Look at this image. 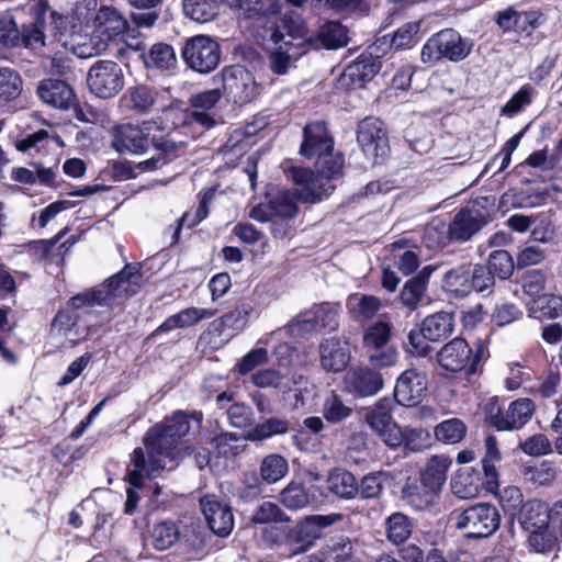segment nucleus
I'll return each instance as SVG.
<instances>
[{"label": "nucleus", "instance_id": "62", "mask_svg": "<svg viewBox=\"0 0 562 562\" xmlns=\"http://www.w3.org/2000/svg\"><path fill=\"white\" fill-rule=\"evenodd\" d=\"M557 474V468L549 461H543L527 472L529 481L539 486L550 485L555 480Z\"/></svg>", "mask_w": 562, "mask_h": 562}, {"label": "nucleus", "instance_id": "7", "mask_svg": "<svg viewBox=\"0 0 562 562\" xmlns=\"http://www.w3.org/2000/svg\"><path fill=\"white\" fill-rule=\"evenodd\" d=\"M212 81L221 83L223 95L226 94L237 104L250 102L258 93L254 75L239 65L224 67L212 78Z\"/></svg>", "mask_w": 562, "mask_h": 562}, {"label": "nucleus", "instance_id": "25", "mask_svg": "<svg viewBox=\"0 0 562 562\" xmlns=\"http://www.w3.org/2000/svg\"><path fill=\"white\" fill-rule=\"evenodd\" d=\"M487 224L484 212L475 207L460 210L447 232L450 240L467 241Z\"/></svg>", "mask_w": 562, "mask_h": 562}, {"label": "nucleus", "instance_id": "63", "mask_svg": "<svg viewBox=\"0 0 562 562\" xmlns=\"http://www.w3.org/2000/svg\"><path fill=\"white\" fill-rule=\"evenodd\" d=\"M546 276L540 270H531L522 278V288L527 295L536 299L543 295Z\"/></svg>", "mask_w": 562, "mask_h": 562}, {"label": "nucleus", "instance_id": "42", "mask_svg": "<svg viewBox=\"0 0 562 562\" xmlns=\"http://www.w3.org/2000/svg\"><path fill=\"white\" fill-rule=\"evenodd\" d=\"M252 308L249 304L243 303L235 310L224 314L218 321L221 334L233 337L241 331L247 325Z\"/></svg>", "mask_w": 562, "mask_h": 562}, {"label": "nucleus", "instance_id": "29", "mask_svg": "<svg viewBox=\"0 0 562 562\" xmlns=\"http://www.w3.org/2000/svg\"><path fill=\"white\" fill-rule=\"evenodd\" d=\"M37 94L41 100L53 108L66 110L75 103V92L65 81L44 79L38 83Z\"/></svg>", "mask_w": 562, "mask_h": 562}, {"label": "nucleus", "instance_id": "17", "mask_svg": "<svg viewBox=\"0 0 562 562\" xmlns=\"http://www.w3.org/2000/svg\"><path fill=\"white\" fill-rule=\"evenodd\" d=\"M222 98L223 91L218 87L192 94L189 99L192 111L187 113L186 123L196 124L204 130L214 127V109Z\"/></svg>", "mask_w": 562, "mask_h": 562}, {"label": "nucleus", "instance_id": "57", "mask_svg": "<svg viewBox=\"0 0 562 562\" xmlns=\"http://www.w3.org/2000/svg\"><path fill=\"white\" fill-rule=\"evenodd\" d=\"M528 543L537 553H550L558 547V538L548 527L529 531Z\"/></svg>", "mask_w": 562, "mask_h": 562}, {"label": "nucleus", "instance_id": "61", "mask_svg": "<svg viewBox=\"0 0 562 562\" xmlns=\"http://www.w3.org/2000/svg\"><path fill=\"white\" fill-rule=\"evenodd\" d=\"M519 449L530 457H540L552 451L550 440L543 434L532 435L520 441Z\"/></svg>", "mask_w": 562, "mask_h": 562}, {"label": "nucleus", "instance_id": "51", "mask_svg": "<svg viewBox=\"0 0 562 562\" xmlns=\"http://www.w3.org/2000/svg\"><path fill=\"white\" fill-rule=\"evenodd\" d=\"M502 460V454L498 449V442L495 436H487L485 439V456L482 460L483 471L486 477V483L497 485V469L496 463Z\"/></svg>", "mask_w": 562, "mask_h": 562}, {"label": "nucleus", "instance_id": "30", "mask_svg": "<svg viewBox=\"0 0 562 562\" xmlns=\"http://www.w3.org/2000/svg\"><path fill=\"white\" fill-rule=\"evenodd\" d=\"M518 520L527 531L548 527L550 520L549 506L540 499H530L521 505Z\"/></svg>", "mask_w": 562, "mask_h": 562}, {"label": "nucleus", "instance_id": "36", "mask_svg": "<svg viewBox=\"0 0 562 562\" xmlns=\"http://www.w3.org/2000/svg\"><path fill=\"white\" fill-rule=\"evenodd\" d=\"M442 289L454 297L470 294V265H460L449 269L442 278Z\"/></svg>", "mask_w": 562, "mask_h": 562}, {"label": "nucleus", "instance_id": "56", "mask_svg": "<svg viewBox=\"0 0 562 562\" xmlns=\"http://www.w3.org/2000/svg\"><path fill=\"white\" fill-rule=\"evenodd\" d=\"M495 286V278L484 265H475L470 268V293L475 291L482 295L492 293Z\"/></svg>", "mask_w": 562, "mask_h": 562}, {"label": "nucleus", "instance_id": "39", "mask_svg": "<svg viewBox=\"0 0 562 562\" xmlns=\"http://www.w3.org/2000/svg\"><path fill=\"white\" fill-rule=\"evenodd\" d=\"M411 247L407 238H400L391 245L397 269L405 276L414 273L420 263L419 255Z\"/></svg>", "mask_w": 562, "mask_h": 562}, {"label": "nucleus", "instance_id": "26", "mask_svg": "<svg viewBox=\"0 0 562 562\" xmlns=\"http://www.w3.org/2000/svg\"><path fill=\"white\" fill-rule=\"evenodd\" d=\"M270 40L271 46L268 47L270 69L279 76L285 75L291 65L305 53V48L301 43L284 41V37H270Z\"/></svg>", "mask_w": 562, "mask_h": 562}, {"label": "nucleus", "instance_id": "21", "mask_svg": "<svg viewBox=\"0 0 562 562\" xmlns=\"http://www.w3.org/2000/svg\"><path fill=\"white\" fill-rule=\"evenodd\" d=\"M427 389L426 374L416 369H407L396 380L394 398L401 405L415 406L424 398Z\"/></svg>", "mask_w": 562, "mask_h": 562}, {"label": "nucleus", "instance_id": "46", "mask_svg": "<svg viewBox=\"0 0 562 562\" xmlns=\"http://www.w3.org/2000/svg\"><path fill=\"white\" fill-rule=\"evenodd\" d=\"M322 414L327 423L339 424L352 414V408L347 405L341 396L331 391L323 401Z\"/></svg>", "mask_w": 562, "mask_h": 562}, {"label": "nucleus", "instance_id": "15", "mask_svg": "<svg viewBox=\"0 0 562 562\" xmlns=\"http://www.w3.org/2000/svg\"><path fill=\"white\" fill-rule=\"evenodd\" d=\"M473 44L468 37H429L422 48V59L425 63L448 58L457 61L465 58Z\"/></svg>", "mask_w": 562, "mask_h": 562}, {"label": "nucleus", "instance_id": "59", "mask_svg": "<svg viewBox=\"0 0 562 562\" xmlns=\"http://www.w3.org/2000/svg\"><path fill=\"white\" fill-rule=\"evenodd\" d=\"M78 314L69 307L61 310L53 319L50 333L56 337H68L78 323Z\"/></svg>", "mask_w": 562, "mask_h": 562}, {"label": "nucleus", "instance_id": "58", "mask_svg": "<svg viewBox=\"0 0 562 562\" xmlns=\"http://www.w3.org/2000/svg\"><path fill=\"white\" fill-rule=\"evenodd\" d=\"M391 337V325L380 321L369 326L363 334V345L367 348L380 349Z\"/></svg>", "mask_w": 562, "mask_h": 562}, {"label": "nucleus", "instance_id": "41", "mask_svg": "<svg viewBox=\"0 0 562 562\" xmlns=\"http://www.w3.org/2000/svg\"><path fill=\"white\" fill-rule=\"evenodd\" d=\"M142 57L147 68L168 70L177 65L172 46L165 43L153 45L147 54H142Z\"/></svg>", "mask_w": 562, "mask_h": 562}, {"label": "nucleus", "instance_id": "20", "mask_svg": "<svg viewBox=\"0 0 562 562\" xmlns=\"http://www.w3.org/2000/svg\"><path fill=\"white\" fill-rule=\"evenodd\" d=\"M89 20L90 27L86 29V33L124 35L135 31L117 9L108 5H102L98 11L90 8Z\"/></svg>", "mask_w": 562, "mask_h": 562}, {"label": "nucleus", "instance_id": "38", "mask_svg": "<svg viewBox=\"0 0 562 562\" xmlns=\"http://www.w3.org/2000/svg\"><path fill=\"white\" fill-rule=\"evenodd\" d=\"M381 63L378 59L367 57L361 54L358 59L349 65L344 72V77L348 78L353 85H364L371 80L380 70Z\"/></svg>", "mask_w": 562, "mask_h": 562}, {"label": "nucleus", "instance_id": "52", "mask_svg": "<svg viewBox=\"0 0 562 562\" xmlns=\"http://www.w3.org/2000/svg\"><path fill=\"white\" fill-rule=\"evenodd\" d=\"M289 430V423L285 419L270 417L262 423L256 425L249 432L247 438L251 441H261L272 436L283 435Z\"/></svg>", "mask_w": 562, "mask_h": 562}, {"label": "nucleus", "instance_id": "54", "mask_svg": "<svg viewBox=\"0 0 562 562\" xmlns=\"http://www.w3.org/2000/svg\"><path fill=\"white\" fill-rule=\"evenodd\" d=\"M280 502L290 510H299L310 504V495L300 483H289L280 493Z\"/></svg>", "mask_w": 562, "mask_h": 562}, {"label": "nucleus", "instance_id": "44", "mask_svg": "<svg viewBox=\"0 0 562 562\" xmlns=\"http://www.w3.org/2000/svg\"><path fill=\"white\" fill-rule=\"evenodd\" d=\"M183 11L188 18L198 23H207L217 16V0H183Z\"/></svg>", "mask_w": 562, "mask_h": 562}, {"label": "nucleus", "instance_id": "22", "mask_svg": "<svg viewBox=\"0 0 562 562\" xmlns=\"http://www.w3.org/2000/svg\"><path fill=\"white\" fill-rule=\"evenodd\" d=\"M90 3H78L71 15H63L56 11L49 13V23L47 31L52 35H78L86 33L90 27Z\"/></svg>", "mask_w": 562, "mask_h": 562}, {"label": "nucleus", "instance_id": "31", "mask_svg": "<svg viewBox=\"0 0 562 562\" xmlns=\"http://www.w3.org/2000/svg\"><path fill=\"white\" fill-rule=\"evenodd\" d=\"M451 464L452 460L448 456H432L420 474V481L430 490L439 493L447 480V473Z\"/></svg>", "mask_w": 562, "mask_h": 562}, {"label": "nucleus", "instance_id": "40", "mask_svg": "<svg viewBox=\"0 0 562 562\" xmlns=\"http://www.w3.org/2000/svg\"><path fill=\"white\" fill-rule=\"evenodd\" d=\"M530 316L537 319H552L562 315V297L554 294H543L528 304Z\"/></svg>", "mask_w": 562, "mask_h": 562}, {"label": "nucleus", "instance_id": "33", "mask_svg": "<svg viewBox=\"0 0 562 562\" xmlns=\"http://www.w3.org/2000/svg\"><path fill=\"white\" fill-rule=\"evenodd\" d=\"M481 485L480 472L472 468L460 469L451 479L452 493L462 499L477 496Z\"/></svg>", "mask_w": 562, "mask_h": 562}, {"label": "nucleus", "instance_id": "34", "mask_svg": "<svg viewBox=\"0 0 562 562\" xmlns=\"http://www.w3.org/2000/svg\"><path fill=\"white\" fill-rule=\"evenodd\" d=\"M157 92L154 88L146 85L131 87L122 97V104L137 113H147L154 106Z\"/></svg>", "mask_w": 562, "mask_h": 562}, {"label": "nucleus", "instance_id": "47", "mask_svg": "<svg viewBox=\"0 0 562 562\" xmlns=\"http://www.w3.org/2000/svg\"><path fill=\"white\" fill-rule=\"evenodd\" d=\"M297 199L300 196V187H297L296 193L290 191H277L270 196L269 209L272 210V214L282 218L293 217L297 212Z\"/></svg>", "mask_w": 562, "mask_h": 562}, {"label": "nucleus", "instance_id": "5", "mask_svg": "<svg viewBox=\"0 0 562 562\" xmlns=\"http://www.w3.org/2000/svg\"><path fill=\"white\" fill-rule=\"evenodd\" d=\"M140 274L135 267L126 266L119 273L108 280V293L104 295L100 290L88 291L72 296L68 306L76 312L79 308L103 305L111 296L121 294H133L139 284Z\"/></svg>", "mask_w": 562, "mask_h": 562}, {"label": "nucleus", "instance_id": "11", "mask_svg": "<svg viewBox=\"0 0 562 562\" xmlns=\"http://www.w3.org/2000/svg\"><path fill=\"white\" fill-rule=\"evenodd\" d=\"M183 58L191 69L209 74L220 64V45L212 37H190L183 48Z\"/></svg>", "mask_w": 562, "mask_h": 562}, {"label": "nucleus", "instance_id": "55", "mask_svg": "<svg viewBox=\"0 0 562 562\" xmlns=\"http://www.w3.org/2000/svg\"><path fill=\"white\" fill-rule=\"evenodd\" d=\"M250 520L254 524L289 522L291 520L278 504L273 502L261 503L252 513Z\"/></svg>", "mask_w": 562, "mask_h": 562}, {"label": "nucleus", "instance_id": "16", "mask_svg": "<svg viewBox=\"0 0 562 562\" xmlns=\"http://www.w3.org/2000/svg\"><path fill=\"white\" fill-rule=\"evenodd\" d=\"M357 140L366 156L373 161L384 158L389 153V143L383 123L375 117H367L360 122Z\"/></svg>", "mask_w": 562, "mask_h": 562}, {"label": "nucleus", "instance_id": "14", "mask_svg": "<svg viewBox=\"0 0 562 562\" xmlns=\"http://www.w3.org/2000/svg\"><path fill=\"white\" fill-rule=\"evenodd\" d=\"M438 363L447 371H465L467 375L476 372L479 356H472V349L462 338H454L437 353Z\"/></svg>", "mask_w": 562, "mask_h": 562}, {"label": "nucleus", "instance_id": "10", "mask_svg": "<svg viewBox=\"0 0 562 562\" xmlns=\"http://www.w3.org/2000/svg\"><path fill=\"white\" fill-rule=\"evenodd\" d=\"M453 331V318L449 313H435L427 316L420 324V333L411 331L408 341L413 349L419 356H427L431 348L425 344L424 339L429 341H440L451 336Z\"/></svg>", "mask_w": 562, "mask_h": 562}, {"label": "nucleus", "instance_id": "53", "mask_svg": "<svg viewBox=\"0 0 562 562\" xmlns=\"http://www.w3.org/2000/svg\"><path fill=\"white\" fill-rule=\"evenodd\" d=\"M494 278L506 280L512 277L515 263L510 254L506 250H495L490 254L485 266Z\"/></svg>", "mask_w": 562, "mask_h": 562}, {"label": "nucleus", "instance_id": "2", "mask_svg": "<svg viewBox=\"0 0 562 562\" xmlns=\"http://www.w3.org/2000/svg\"><path fill=\"white\" fill-rule=\"evenodd\" d=\"M190 417L195 419L198 425L202 422L201 413L189 416L183 412H177L171 417L165 418L162 423L151 427L144 438L146 453L142 448H136L133 452L134 467L145 470L146 475L154 479L166 468L162 458L172 462L177 461L180 456V440L190 430Z\"/></svg>", "mask_w": 562, "mask_h": 562}, {"label": "nucleus", "instance_id": "60", "mask_svg": "<svg viewBox=\"0 0 562 562\" xmlns=\"http://www.w3.org/2000/svg\"><path fill=\"white\" fill-rule=\"evenodd\" d=\"M22 91V79L11 68H0V98L5 100L14 99Z\"/></svg>", "mask_w": 562, "mask_h": 562}, {"label": "nucleus", "instance_id": "28", "mask_svg": "<svg viewBox=\"0 0 562 562\" xmlns=\"http://www.w3.org/2000/svg\"><path fill=\"white\" fill-rule=\"evenodd\" d=\"M321 364L327 372H340L350 361V349L347 340L331 337L319 345Z\"/></svg>", "mask_w": 562, "mask_h": 562}, {"label": "nucleus", "instance_id": "3", "mask_svg": "<svg viewBox=\"0 0 562 562\" xmlns=\"http://www.w3.org/2000/svg\"><path fill=\"white\" fill-rule=\"evenodd\" d=\"M149 125L137 126L130 123L115 127L112 145L117 153L144 154L153 146L156 154L139 165L146 170L157 169L171 159L186 145L176 128L167 134L150 135Z\"/></svg>", "mask_w": 562, "mask_h": 562}, {"label": "nucleus", "instance_id": "4", "mask_svg": "<svg viewBox=\"0 0 562 562\" xmlns=\"http://www.w3.org/2000/svg\"><path fill=\"white\" fill-rule=\"evenodd\" d=\"M344 516L339 513L328 515H310L299 520L294 526H286L285 547L290 555L306 552L316 539L321 537L323 529L341 521Z\"/></svg>", "mask_w": 562, "mask_h": 562}, {"label": "nucleus", "instance_id": "24", "mask_svg": "<svg viewBox=\"0 0 562 562\" xmlns=\"http://www.w3.org/2000/svg\"><path fill=\"white\" fill-rule=\"evenodd\" d=\"M344 390L358 397L375 395L383 387L382 375L369 368L351 369L344 375Z\"/></svg>", "mask_w": 562, "mask_h": 562}, {"label": "nucleus", "instance_id": "9", "mask_svg": "<svg viewBox=\"0 0 562 562\" xmlns=\"http://www.w3.org/2000/svg\"><path fill=\"white\" fill-rule=\"evenodd\" d=\"M87 83L97 97L111 99L124 87L123 69L112 60H98L87 74Z\"/></svg>", "mask_w": 562, "mask_h": 562}, {"label": "nucleus", "instance_id": "13", "mask_svg": "<svg viewBox=\"0 0 562 562\" xmlns=\"http://www.w3.org/2000/svg\"><path fill=\"white\" fill-rule=\"evenodd\" d=\"M494 21L504 33H531L538 31L546 22V16L538 10H519L516 5L496 12Z\"/></svg>", "mask_w": 562, "mask_h": 562}, {"label": "nucleus", "instance_id": "8", "mask_svg": "<svg viewBox=\"0 0 562 562\" xmlns=\"http://www.w3.org/2000/svg\"><path fill=\"white\" fill-rule=\"evenodd\" d=\"M535 404L530 398H518L502 411L498 401L491 398L485 405L487 422L497 430H515L524 427L535 413Z\"/></svg>", "mask_w": 562, "mask_h": 562}, {"label": "nucleus", "instance_id": "27", "mask_svg": "<svg viewBox=\"0 0 562 562\" xmlns=\"http://www.w3.org/2000/svg\"><path fill=\"white\" fill-rule=\"evenodd\" d=\"M48 11V0H36L29 5L27 10H18L15 15L20 35H45Z\"/></svg>", "mask_w": 562, "mask_h": 562}, {"label": "nucleus", "instance_id": "48", "mask_svg": "<svg viewBox=\"0 0 562 562\" xmlns=\"http://www.w3.org/2000/svg\"><path fill=\"white\" fill-rule=\"evenodd\" d=\"M259 471L263 482L274 484L288 474L289 464L285 458L272 453L262 459Z\"/></svg>", "mask_w": 562, "mask_h": 562}, {"label": "nucleus", "instance_id": "64", "mask_svg": "<svg viewBox=\"0 0 562 562\" xmlns=\"http://www.w3.org/2000/svg\"><path fill=\"white\" fill-rule=\"evenodd\" d=\"M426 286L422 282L415 279L408 280L401 292V300L403 304L409 308H414L420 302Z\"/></svg>", "mask_w": 562, "mask_h": 562}, {"label": "nucleus", "instance_id": "49", "mask_svg": "<svg viewBox=\"0 0 562 562\" xmlns=\"http://www.w3.org/2000/svg\"><path fill=\"white\" fill-rule=\"evenodd\" d=\"M180 530L176 522L165 520L156 524L151 530L153 546L158 550H167L178 542Z\"/></svg>", "mask_w": 562, "mask_h": 562}, {"label": "nucleus", "instance_id": "37", "mask_svg": "<svg viewBox=\"0 0 562 562\" xmlns=\"http://www.w3.org/2000/svg\"><path fill=\"white\" fill-rule=\"evenodd\" d=\"M403 499L416 510H423L431 506L437 496L435 490H430L422 481L407 482L403 487Z\"/></svg>", "mask_w": 562, "mask_h": 562}, {"label": "nucleus", "instance_id": "35", "mask_svg": "<svg viewBox=\"0 0 562 562\" xmlns=\"http://www.w3.org/2000/svg\"><path fill=\"white\" fill-rule=\"evenodd\" d=\"M327 487L339 498L352 499L358 494L359 484L349 471L335 469L328 474Z\"/></svg>", "mask_w": 562, "mask_h": 562}, {"label": "nucleus", "instance_id": "23", "mask_svg": "<svg viewBox=\"0 0 562 562\" xmlns=\"http://www.w3.org/2000/svg\"><path fill=\"white\" fill-rule=\"evenodd\" d=\"M81 41L72 46V53L79 58H91L110 50L119 57H126L130 52H135L138 47H133L120 41L119 37H79Z\"/></svg>", "mask_w": 562, "mask_h": 562}, {"label": "nucleus", "instance_id": "43", "mask_svg": "<svg viewBox=\"0 0 562 562\" xmlns=\"http://www.w3.org/2000/svg\"><path fill=\"white\" fill-rule=\"evenodd\" d=\"M238 7L239 15L245 19L259 20L262 16L277 15L281 12V4L278 0H235Z\"/></svg>", "mask_w": 562, "mask_h": 562}, {"label": "nucleus", "instance_id": "50", "mask_svg": "<svg viewBox=\"0 0 562 562\" xmlns=\"http://www.w3.org/2000/svg\"><path fill=\"white\" fill-rule=\"evenodd\" d=\"M467 434V426L460 418H449L438 424L434 429L436 439L453 445L460 442Z\"/></svg>", "mask_w": 562, "mask_h": 562}, {"label": "nucleus", "instance_id": "1", "mask_svg": "<svg viewBox=\"0 0 562 562\" xmlns=\"http://www.w3.org/2000/svg\"><path fill=\"white\" fill-rule=\"evenodd\" d=\"M333 151L334 140L325 123L314 122L304 127L300 153L308 159L316 157L317 175L307 168L290 169L289 177L296 187H300L302 201L315 203L334 190L330 179L340 175L344 159Z\"/></svg>", "mask_w": 562, "mask_h": 562}, {"label": "nucleus", "instance_id": "32", "mask_svg": "<svg viewBox=\"0 0 562 562\" xmlns=\"http://www.w3.org/2000/svg\"><path fill=\"white\" fill-rule=\"evenodd\" d=\"M213 315L214 311L211 310L189 307L166 318L165 322L153 333V335H157L159 333H168L176 328L190 327L202 319L211 318Z\"/></svg>", "mask_w": 562, "mask_h": 562}, {"label": "nucleus", "instance_id": "45", "mask_svg": "<svg viewBox=\"0 0 562 562\" xmlns=\"http://www.w3.org/2000/svg\"><path fill=\"white\" fill-rule=\"evenodd\" d=\"M413 525L409 518L402 513H394L385 520V535L395 546L404 543L412 535Z\"/></svg>", "mask_w": 562, "mask_h": 562}, {"label": "nucleus", "instance_id": "18", "mask_svg": "<svg viewBox=\"0 0 562 562\" xmlns=\"http://www.w3.org/2000/svg\"><path fill=\"white\" fill-rule=\"evenodd\" d=\"M201 510L210 529L220 537L228 536L234 528L232 507L221 497L207 494L200 499Z\"/></svg>", "mask_w": 562, "mask_h": 562}, {"label": "nucleus", "instance_id": "6", "mask_svg": "<svg viewBox=\"0 0 562 562\" xmlns=\"http://www.w3.org/2000/svg\"><path fill=\"white\" fill-rule=\"evenodd\" d=\"M501 516L494 505L479 503L457 515L456 526L472 539L487 538L499 527Z\"/></svg>", "mask_w": 562, "mask_h": 562}, {"label": "nucleus", "instance_id": "12", "mask_svg": "<svg viewBox=\"0 0 562 562\" xmlns=\"http://www.w3.org/2000/svg\"><path fill=\"white\" fill-rule=\"evenodd\" d=\"M364 422L390 448L403 443V431L393 420L391 409L385 401H379L364 411Z\"/></svg>", "mask_w": 562, "mask_h": 562}, {"label": "nucleus", "instance_id": "19", "mask_svg": "<svg viewBox=\"0 0 562 562\" xmlns=\"http://www.w3.org/2000/svg\"><path fill=\"white\" fill-rule=\"evenodd\" d=\"M338 325V308L325 303L315 306L310 314L294 321L289 329L292 335H303L318 330L334 331Z\"/></svg>", "mask_w": 562, "mask_h": 562}]
</instances>
